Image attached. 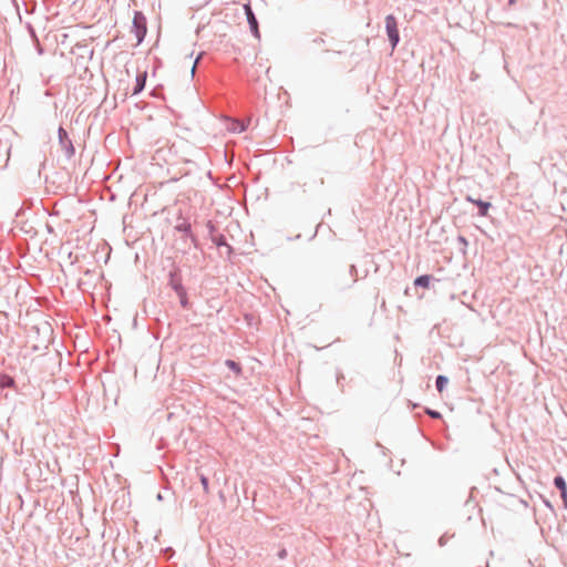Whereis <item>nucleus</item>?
<instances>
[{"instance_id":"8","label":"nucleus","mask_w":567,"mask_h":567,"mask_svg":"<svg viewBox=\"0 0 567 567\" xmlns=\"http://www.w3.org/2000/svg\"><path fill=\"white\" fill-rule=\"evenodd\" d=\"M449 380L444 375H439L436 378V388L439 392H443L444 388L446 386Z\"/></svg>"},{"instance_id":"9","label":"nucleus","mask_w":567,"mask_h":567,"mask_svg":"<svg viewBox=\"0 0 567 567\" xmlns=\"http://www.w3.org/2000/svg\"><path fill=\"white\" fill-rule=\"evenodd\" d=\"M229 130L231 132H235V133H241L246 130V126L244 125V123L241 122H238V121H234L229 127Z\"/></svg>"},{"instance_id":"2","label":"nucleus","mask_w":567,"mask_h":567,"mask_svg":"<svg viewBox=\"0 0 567 567\" xmlns=\"http://www.w3.org/2000/svg\"><path fill=\"white\" fill-rule=\"evenodd\" d=\"M244 10H245V13L247 16V20H248V23H249V27H250V30L252 32V34L259 39L260 38V33H259V29H258V22H257V19L251 10V7L249 3H246L244 6Z\"/></svg>"},{"instance_id":"14","label":"nucleus","mask_w":567,"mask_h":567,"mask_svg":"<svg viewBox=\"0 0 567 567\" xmlns=\"http://www.w3.org/2000/svg\"><path fill=\"white\" fill-rule=\"evenodd\" d=\"M197 62H198V59L195 61V63H194V65H193V68H192V74H194V73H195Z\"/></svg>"},{"instance_id":"5","label":"nucleus","mask_w":567,"mask_h":567,"mask_svg":"<svg viewBox=\"0 0 567 567\" xmlns=\"http://www.w3.org/2000/svg\"><path fill=\"white\" fill-rule=\"evenodd\" d=\"M554 484L560 491L561 498L567 502V485L565 480L561 476H556Z\"/></svg>"},{"instance_id":"7","label":"nucleus","mask_w":567,"mask_h":567,"mask_svg":"<svg viewBox=\"0 0 567 567\" xmlns=\"http://www.w3.org/2000/svg\"><path fill=\"white\" fill-rule=\"evenodd\" d=\"M430 280H431V277H430V276H427V275L420 276V277H417V278L414 280V285H415V286L423 287V288H429V286H430Z\"/></svg>"},{"instance_id":"13","label":"nucleus","mask_w":567,"mask_h":567,"mask_svg":"<svg viewBox=\"0 0 567 567\" xmlns=\"http://www.w3.org/2000/svg\"><path fill=\"white\" fill-rule=\"evenodd\" d=\"M427 414H430L432 417H441V414L435 411H427Z\"/></svg>"},{"instance_id":"1","label":"nucleus","mask_w":567,"mask_h":567,"mask_svg":"<svg viewBox=\"0 0 567 567\" xmlns=\"http://www.w3.org/2000/svg\"><path fill=\"white\" fill-rule=\"evenodd\" d=\"M385 29L389 37V40L394 49L399 42V30L398 22L394 16L389 14L385 17Z\"/></svg>"},{"instance_id":"3","label":"nucleus","mask_w":567,"mask_h":567,"mask_svg":"<svg viewBox=\"0 0 567 567\" xmlns=\"http://www.w3.org/2000/svg\"><path fill=\"white\" fill-rule=\"evenodd\" d=\"M58 133H59L60 143L68 151V153L70 155H72L74 152V148H73L72 142L70 141V138L68 136L66 131L63 127H60Z\"/></svg>"},{"instance_id":"6","label":"nucleus","mask_w":567,"mask_h":567,"mask_svg":"<svg viewBox=\"0 0 567 567\" xmlns=\"http://www.w3.org/2000/svg\"><path fill=\"white\" fill-rule=\"evenodd\" d=\"M145 81H146V72L137 75L136 78V84H135V87L133 90V93L134 94H137L138 92H141L145 85Z\"/></svg>"},{"instance_id":"4","label":"nucleus","mask_w":567,"mask_h":567,"mask_svg":"<svg viewBox=\"0 0 567 567\" xmlns=\"http://www.w3.org/2000/svg\"><path fill=\"white\" fill-rule=\"evenodd\" d=\"M467 200L478 206L481 216H487L491 203L483 202L481 199H474L472 197H467Z\"/></svg>"},{"instance_id":"10","label":"nucleus","mask_w":567,"mask_h":567,"mask_svg":"<svg viewBox=\"0 0 567 567\" xmlns=\"http://www.w3.org/2000/svg\"><path fill=\"white\" fill-rule=\"evenodd\" d=\"M226 365L230 370H233L236 374H240L241 373V368H240V365L237 362H235L233 360H227L226 361Z\"/></svg>"},{"instance_id":"11","label":"nucleus","mask_w":567,"mask_h":567,"mask_svg":"<svg viewBox=\"0 0 567 567\" xmlns=\"http://www.w3.org/2000/svg\"><path fill=\"white\" fill-rule=\"evenodd\" d=\"M200 483L203 485V488L206 493H208L209 491V486H208V480L205 477V476H202L200 477Z\"/></svg>"},{"instance_id":"15","label":"nucleus","mask_w":567,"mask_h":567,"mask_svg":"<svg viewBox=\"0 0 567 567\" xmlns=\"http://www.w3.org/2000/svg\"><path fill=\"white\" fill-rule=\"evenodd\" d=\"M12 383H13V380L9 378L8 381H7V384L11 385Z\"/></svg>"},{"instance_id":"12","label":"nucleus","mask_w":567,"mask_h":567,"mask_svg":"<svg viewBox=\"0 0 567 567\" xmlns=\"http://www.w3.org/2000/svg\"><path fill=\"white\" fill-rule=\"evenodd\" d=\"M142 19H143V18H142L140 14H136V16H135V18H134V23H135L137 27H140V23H141V20H142Z\"/></svg>"}]
</instances>
